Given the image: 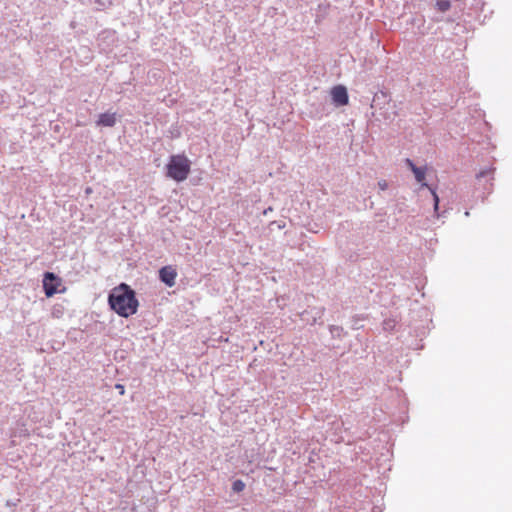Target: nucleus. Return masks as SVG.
I'll return each mask as SVG.
<instances>
[{
    "label": "nucleus",
    "instance_id": "6e6552de",
    "mask_svg": "<svg viewBox=\"0 0 512 512\" xmlns=\"http://www.w3.org/2000/svg\"><path fill=\"white\" fill-rule=\"evenodd\" d=\"M116 113H101L96 124L98 126L113 127L116 124Z\"/></svg>",
    "mask_w": 512,
    "mask_h": 512
},
{
    "label": "nucleus",
    "instance_id": "6ab92c4d",
    "mask_svg": "<svg viewBox=\"0 0 512 512\" xmlns=\"http://www.w3.org/2000/svg\"><path fill=\"white\" fill-rule=\"evenodd\" d=\"M379 101V94H375L373 102L377 103Z\"/></svg>",
    "mask_w": 512,
    "mask_h": 512
},
{
    "label": "nucleus",
    "instance_id": "dca6fc26",
    "mask_svg": "<svg viewBox=\"0 0 512 512\" xmlns=\"http://www.w3.org/2000/svg\"><path fill=\"white\" fill-rule=\"evenodd\" d=\"M378 187L380 188V190L384 191L388 188V183L386 180H380L378 182Z\"/></svg>",
    "mask_w": 512,
    "mask_h": 512
},
{
    "label": "nucleus",
    "instance_id": "0eeeda50",
    "mask_svg": "<svg viewBox=\"0 0 512 512\" xmlns=\"http://www.w3.org/2000/svg\"><path fill=\"white\" fill-rule=\"evenodd\" d=\"M405 163L410 168V170L413 172L416 181L418 183H421L422 186H427L428 187V185L426 183H424L425 175H426V169L423 168V167L416 166L415 163L411 159H409V158L405 159Z\"/></svg>",
    "mask_w": 512,
    "mask_h": 512
},
{
    "label": "nucleus",
    "instance_id": "aec40b11",
    "mask_svg": "<svg viewBox=\"0 0 512 512\" xmlns=\"http://www.w3.org/2000/svg\"><path fill=\"white\" fill-rule=\"evenodd\" d=\"M381 96H382L383 98H385V97H386V94H385L383 91H381Z\"/></svg>",
    "mask_w": 512,
    "mask_h": 512
},
{
    "label": "nucleus",
    "instance_id": "7ed1b4c3",
    "mask_svg": "<svg viewBox=\"0 0 512 512\" xmlns=\"http://www.w3.org/2000/svg\"><path fill=\"white\" fill-rule=\"evenodd\" d=\"M61 285V279L53 272H45L43 278V289L47 297H52L58 292Z\"/></svg>",
    "mask_w": 512,
    "mask_h": 512
},
{
    "label": "nucleus",
    "instance_id": "9b49d317",
    "mask_svg": "<svg viewBox=\"0 0 512 512\" xmlns=\"http://www.w3.org/2000/svg\"><path fill=\"white\" fill-rule=\"evenodd\" d=\"M244 488H245V483L240 479H237L232 483V490L235 493L242 492L244 490Z\"/></svg>",
    "mask_w": 512,
    "mask_h": 512
},
{
    "label": "nucleus",
    "instance_id": "a211bd4d",
    "mask_svg": "<svg viewBox=\"0 0 512 512\" xmlns=\"http://www.w3.org/2000/svg\"><path fill=\"white\" fill-rule=\"evenodd\" d=\"M272 210H273V209H272V207H268L267 209H265V210L263 211V214H264V215H267V214H268V213H270Z\"/></svg>",
    "mask_w": 512,
    "mask_h": 512
},
{
    "label": "nucleus",
    "instance_id": "4468645a",
    "mask_svg": "<svg viewBox=\"0 0 512 512\" xmlns=\"http://www.w3.org/2000/svg\"><path fill=\"white\" fill-rule=\"evenodd\" d=\"M429 189H430V191H431V193H432V195H433L434 210H435V212H437V211H438V208H439V201H440V200H439V197H438V195H437V193H436L435 189H433V188H431V187H429Z\"/></svg>",
    "mask_w": 512,
    "mask_h": 512
},
{
    "label": "nucleus",
    "instance_id": "1a4fd4ad",
    "mask_svg": "<svg viewBox=\"0 0 512 512\" xmlns=\"http://www.w3.org/2000/svg\"><path fill=\"white\" fill-rule=\"evenodd\" d=\"M329 331L333 338H342L344 335H346L343 327L337 325H330Z\"/></svg>",
    "mask_w": 512,
    "mask_h": 512
},
{
    "label": "nucleus",
    "instance_id": "f257e3e1",
    "mask_svg": "<svg viewBox=\"0 0 512 512\" xmlns=\"http://www.w3.org/2000/svg\"><path fill=\"white\" fill-rule=\"evenodd\" d=\"M108 305L119 316L128 318L136 314L139 301L136 292L128 284L121 283L109 292Z\"/></svg>",
    "mask_w": 512,
    "mask_h": 512
},
{
    "label": "nucleus",
    "instance_id": "f03ea898",
    "mask_svg": "<svg viewBox=\"0 0 512 512\" xmlns=\"http://www.w3.org/2000/svg\"><path fill=\"white\" fill-rule=\"evenodd\" d=\"M165 168L168 178L176 182H183L190 173L191 162L184 154L171 155Z\"/></svg>",
    "mask_w": 512,
    "mask_h": 512
},
{
    "label": "nucleus",
    "instance_id": "2eb2a0df",
    "mask_svg": "<svg viewBox=\"0 0 512 512\" xmlns=\"http://www.w3.org/2000/svg\"><path fill=\"white\" fill-rule=\"evenodd\" d=\"M493 171H494L493 168L484 169V170L480 171L476 176L478 179L486 178V177L490 176L493 173Z\"/></svg>",
    "mask_w": 512,
    "mask_h": 512
},
{
    "label": "nucleus",
    "instance_id": "39448f33",
    "mask_svg": "<svg viewBox=\"0 0 512 512\" xmlns=\"http://www.w3.org/2000/svg\"><path fill=\"white\" fill-rule=\"evenodd\" d=\"M177 272L171 266H164L159 270V279L168 287L175 285Z\"/></svg>",
    "mask_w": 512,
    "mask_h": 512
},
{
    "label": "nucleus",
    "instance_id": "423d86ee",
    "mask_svg": "<svg viewBox=\"0 0 512 512\" xmlns=\"http://www.w3.org/2000/svg\"><path fill=\"white\" fill-rule=\"evenodd\" d=\"M324 310L325 309L323 307H314L310 310H305L301 313V319L311 325H314L317 320L323 316Z\"/></svg>",
    "mask_w": 512,
    "mask_h": 512
},
{
    "label": "nucleus",
    "instance_id": "f3484780",
    "mask_svg": "<svg viewBox=\"0 0 512 512\" xmlns=\"http://www.w3.org/2000/svg\"><path fill=\"white\" fill-rule=\"evenodd\" d=\"M116 388H117L118 390H120V394H124V386H123V385L117 384V385H116Z\"/></svg>",
    "mask_w": 512,
    "mask_h": 512
},
{
    "label": "nucleus",
    "instance_id": "ddd939ff",
    "mask_svg": "<svg viewBox=\"0 0 512 512\" xmlns=\"http://www.w3.org/2000/svg\"><path fill=\"white\" fill-rule=\"evenodd\" d=\"M99 9H105L112 5V0H94Z\"/></svg>",
    "mask_w": 512,
    "mask_h": 512
},
{
    "label": "nucleus",
    "instance_id": "412c9836",
    "mask_svg": "<svg viewBox=\"0 0 512 512\" xmlns=\"http://www.w3.org/2000/svg\"><path fill=\"white\" fill-rule=\"evenodd\" d=\"M0 97H2V95H0Z\"/></svg>",
    "mask_w": 512,
    "mask_h": 512
},
{
    "label": "nucleus",
    "instance_id": "9d476101",
    "mask_svg": "<svg viewBox=\"0 0 512 512\" xmlns=\"http://www.w3.org/2000/svg\"><path fill=\"white\" fill-rule=\"evenodd\" d=\"M436 8L440 12H447L451 8V2L449 0H437Z\"/></svg>",
    "mask_w": 512,
    "mask_h": 512
},
{
    "label": "nucleus",
    "instance_id": "f8f14e48",
    "mask_svg": "<svg viewBox=\"0 0 512 512\" xmlns=\"http://www.w3.org/2000/svg\"><path fill=\"white\" fill-rule=\"evenodd\" d=\"M396 326V322L393 319H386L383 321V329L385 331H393Z\"/></svg>",
    "mask_w": 512,
    "mask_h": 512
},
{
    "label": "nucleus",
    "instance_id": "20e7f679",
    "mask_svg": "<svg viewBox=\"0 0 512 512\" xmlns=\"http://www.w3.org/2000/svg\"><path fill=\"white\" fill-rule=\"evenodd\" d=\"M331 98H332L333 104L337 107L347 105L349 102V95H348L347 88L343 85L334 86L331 89Z\"/></svg>",
    "mask_w": 512,
    "mask_h": 512
}]
</instances>
